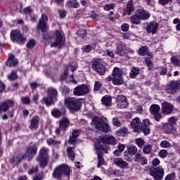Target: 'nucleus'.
<instances>
[{
    "label": "nucleus",
    "mask_w": 180,
    "mask_h": 180,
    "mask_svg": "<svg viewBox=\"0 0 180 180\" xmlns=\"http://www.w3.org/2000/svg\"><path fill=\"white\" fill-rule=\"evenodd\" d=\"M101 102L105 106H110L112 105V98L110 96H105L102 98Z\"/></svg>",
    "instance_id": "36"
},
{
    "label": "nucleus",
    "mask_w": 180,
    "mask_h": 180,
    "mask_svg": "<svg viewBox=\"0 0 180 180\" xmlns=\"http://www.w3.org/2000/svg\"><path fill=\"white\" fill-rule=\"evenodd\" d=\"M102 88V83L99 81L95 82L94 91H99Z\"/></svg>",
    "instance_id": "55"
},
{
    "label": "nucleus",
    "mask_w": 180,
    "mask_h": 180,
    "mask_svg": "<svg viewBox=\"0 0 180 180\" xmlns=\"http://www.w3.org/2000/svg\"><path fill=\"white\" fill-rule=\"evenodd\" d=\"M41 103H44L46 105V106H50V105H53V103L54 102V99L51 97H44L41 100Z\"/></svg>",
    "instance_id": "37"
},
{
    "label": "nucleus",
    "mask_w": 180,
    "mask_h": 180,
    "mask_svg": "<svg viewBox=\"0 0 180 180\" xmlns=\"http://www.w3.org/2000/svg\"><path fill=\"white\" fill-rule=\"evenodd\" d=\"M51 115L53 116V117H60V116H61V111L57 108H55L52 110Z\"/></svg>",
    "instance_id": "50"
},
{
    "label": "nucleus",
    "mask_w": 180,
    "mask_h": 180,
    "mask_svg": "<svg viewBox=\"0 0 180 180\" xmlns=\"http://www.w3.org/2000/svg\"><path fill=\"white\" fill-rule=\"evenodd\" d=\"M151 151H153V146L148 144L143 146V154H150Z\"/></svg>",
    "instance_id": "42"
},
{
    "label": "nucleus",
    "mask_w": 180,
    "mask_h": 180,
    "mask_svg": "<svg viewBox=\"0 0 180 180\" xmlns=\"http://www.w3.org/2000/svg\"><path fill=\"white\" fill-rule=\"evenodd\" d=\"M40 122V117L37 115L32 117L30 120V124L29 129L30 130H37L39 129V123Z\"/></svg>",
    "instance_id": "17"
},
{
    "label": "nucleus",
    "mask_w": 180,
    "mask_h": 180,
    "mask_svg": "<svg viewBox=\"0 0 180 180\" xmlns=\"http://www.w3.org/2000/svg\"><path fill=\"white\" fill-rule=\"evenodd\" d=\"M21 102L22 105H30V98L27 96H23L21 98Z\"/></svg>",
    "instance_id": "51"
},
{
    "label": "nucleus",
    "mask_w": 180,
    "mask_h": 180,
    "mask_svg": "<svg viewBox=\"0 0 180 180\" xmlns=\"http://www.w3.org/2000/svg\"><path fill=\"white\" fill-rule=\"evenodd\" d=\"M127 151H125L124 153V155L125 157H127V155H129V154L130 155H134V154H136V153H137V147H136L135 146H130L127 148Z\"/></svg>",
    "instance_id": "31"
},
{
    "label": "nucleus",
    "mask_w": 180,
    "mask_h": 180,
    "mask_svg": "<svg viewBox=\"0 0 180 180\" xmlns=\"http://www.w3.org/2000/svg\"><path fill=\"white\" fill-rule=\"evenodd\" d=\"M145 62L146 63L148 70H152L153 69V61H151L149 58H146L145 59Z\"/></svg>",
    "instance_id": "53"
},
{
    "label": "nucleus",
    "mask_w": 180,
    "mask_h": 180,
    "mask_svg": "<svg viewBox=\"0 0 180 180\" xmlns=\"http://www.w3.org/2000/svg\"><path fill=\"white\" fill-rule=\"evenodd\" d=\"M140 74V69L139 68H132L129 73L130 78H134L137 77V75Z\"/></svg>",
    "instance_id": "41"
},
{
    "label": "nucleus",
    "mask_w": 180,
    "mask_h": 180,
    "mask_svg": "<svg viewBox=\"0 0 180 180\" xmlns=\"http://www.w3.org/2000/svg\"><path fill=\"white\" fill-rule=\"evenodd\" d=\"M171 2H172V0H158L160 5H162L163 6L168 5V4H171Z\"/></svg>",
    "instance_id": "57"
},
{
    "label": "nucleus",
    "mask_w": 180,
    "mask_h": 180,
    "mask_svg": "<svg viewBox=\"0 0 180 180\" xmlns=\"http://www.w3.org/2000/svg\"><path fill=\"white\" fill-rule=\"evenodd\" d=\"M37 153V146L36 144H32L28 146L25 155L27 156L28 161H30L34 155Z\"/></svg>",
    "instance_id": "11"
},
{
    "label": "nucleus",
    "mask_w": 180,
    "mask_h": 180,
    "mask_svg": "<svg viewBox=\"0 0 180 180\" xmlns=\"http://www.w3.org/2000/svg\"><path fill=\"white\" fill-rule=\"evenodd\" d=\"M92 67L93 70L96 71L99 75H103L105 74V66H103L102 63L98 61H94Z\"/></svg>",
    "instance_id": "18"
},
{
    "label": "nucleus",
    "mask_w": 180,
    "mask_h": 180,
    "mask_svg": "<svg viewBox=\"0 0 180 180\" xmlns=\"http://www.w3.org/2000/svg\"><path fill=\"white\" fill-rule=\"evenodd\" d=\"M18 63V59H15V56H13V54H9L6 65H7V67H16Z\"/></svg>",
    "instance_id": "24"
},
{
    "label": "nucleus",
    "mask_w": 180,
    "mask_h": 180,
    "mask_svg": "<svg viewBox=\"0 0 180 180\" xmlns=\"http://www.w3.org/2000/svg\"><path fill=\"white\" fill-rule=\"evenodd\" d=\"M49 20V18H47V15L42 14L41 18L39 19V22L37 25V29L39 30H41L43 33L47 30V26L46 25V22Z\"/></svg>",
    "instance_id": "16"
},
{
    "label": "nucleus",
    "mask_w": 180,
    "mask_h": 180,
    "mask_svg": "<svg viewBox=\"0 0 180 180\" xmlns=\"http://www.w3.org/2000/svg\"><path fill=\"white\" fill-rule=\"evenodd\" d=\"M11 39L14 43H18V44H23L26 41V38L19 32L18 30H12L11 32Z\"/></svg>",
    "instance_id": "8"
},
{
    "label": "nucleus",
    "mask_w": 180,
    "mask_h": 180,
    "mask_svg": "<svg viewBox=\"0 0 180 180\" xmlns=\"http://www.w3.org/2000/svg\"><path fill=\"white\" fill-rule=\"evenodd\" d=\"M79 136V130H74L72 133V136L70 138V143H75V141Z\"/></svg>",
    "instance_id": "39"
},
{
    "label": "nucleus",
    "mask_w": 180,
    "mask_h": 180,
    "mask_svg": "<svg viewBox=\"0 0 180 180\" xmlns=\"http://www.w3.org/2000/svg\"><path fill=\"white\" fill-rule=\"evenodd\" d=\"M115 54L124 57L126 56V47L123 44H117L115 49Z\"/></svg>",
    "instance_id": "23"
},
{
    "label": "nucleus",
    "mask_w": 180,
    "mask_h": 180,
    "mask_svg": "<svg viewBox=\"0 0 180 180\" xmlns=\"http://www.w3.org/2000/svg\"><path fill=\"white\" fill-rule=\"evenodd\" d=\"M135 13H136L141 20H147L150 18V13L143 8L138 9Z\"/></svg>",
    "instance_id": "22"
},
{
    "label": "nucleus",
    "mask_w": 180,
    "mask_h": 180,
    "mask_svg": "<svg viewBox=\"0 0 180 180\" xmlns=\"http://www.w3.org/2000/svg\"><path fill=\"white\" fill-rule=\"evenodd\" d=\"M158 30V23L151 22H149L146 27L147 33H152V34H155L157 33V30Z\"/></svg>",
    "instance_id": "21"
},
{
    "label": "nucleus",
    "mask_w": 180,
    "mask_h": 180,
    "mask_svg": "<svg viewBox=\"0 0 180 180\" xmlns=\"http://www.w3.org/2000/svg\"><path fill=\"white\" fill-rule=\"evenodd\" d=\"M160 146L162 148H169L172 145L168 141H162L160 142Z\"/></svg>",
    "instance_id": "46"
},
{
    "label": "nucleus",
    "mask_w": 180,
    "mask_h": 180,
    "mask_svg": "<svg viewBox=\"0 0 180 180\" xmlns=\"http://www.w3.org/2000/svg\"><path fill=\"white\" fill-rule=\"evenodd\" d=\"M174 110V105L167 101L162 103V113L163 115H171Z\"/></svg>",
    "instance_id": "15"
},
{
    "label": "nucleus",
    "mask_w": 180,
    "mask_h": 180,
    "mask_svg": "<svg viewBox=\"0 0 180 180\" xmlns=\"http://www.w3.org/2000/svg\"><path fill=\"white\" fill-rule=\"evenodd\" d=\"M176 123V120L174 117H171L169 118L167 124H170L171 126H174Z\"/></svg>",
    "instance_id": "59"
},
{
    "label": "nucleus",
    "mask_w": 180,
    "mask_h": 180,
    "mask_svg": "<svg viewBox=\"0 0 180 180\" xmlns=\"http://www.w3.org/2000/svg\"><path fill=\"white\" fill-rule=\"evenodd\" d=\"M67 155L70 161L75 160V151L72 147H67Z\"/></svg>",
    "instance_id": "32"
},
{
    "label": "nucleus",
    "mask_w": 180,
    "mask_h": 180,
    "mask_svg": "<svg viewBox=\"0 0 180 180\" xmlns=\"http://www.w3.org/2000/svg\"><path fill=\"white\" fill-rule=\"evenodd\" d=\"M61 91L63 95H67V94L70 93V88L67 87L66 86H64L61 88Z\"/></svg>",
    "instance_id": "61"
},
{
    "label": "nucleus",
    "mask_w": 180,
    "mask_h": 180,
    "mask_svg": "<svg viewBox=\"0 0 180 180\" xmlns=\"http://www.w3.org/2000/svg\"><path fill=\"white\" fill-rule=\"evenodd\" d=\"M46 93L49 98H53L54 101L57 99V96L58 95V92L56 89L53 87H50L47 89Z\"/></svg>",
    "instance_id": "29"
},
{
    "label": "nucleus",
    "mask_w": 180,
    "mask_h": 180,
    "mask_svg": "<svg viewBox=\"0 0 180 180\" xmlns=\"http://www.w3.org/2000/svg\"><path fill=\"white\" fill-rule=\"evenodd\" d=\"M121 27L123 32H127L129 30V24L127 23L122 24Z\"/></svg>",
    "instance_id": "64"
},
{
    "label": "nucleus",
    "mask_w": 180,
    "mask_h": 180,
    "mask_svg": "<svg viewBox=\"0 0 180 180\" xmlns=\"http://www.w3.org/2000/svg\"><path fill=\"white\" fill-rule=\"evenodd\" d=\"M8 79H9V81H15V79H18V74H16V72L13 71L8 76Z\"/></svg>",
    "instance_id": "47"
},
{
    "label": "nucleus",
    "mask_w": 180,
    "mask_h": 180,
    "mask_svg": "<svg viewBox=\"0 0 180 180\" xmlns=\"http://www.w3.org/2000/svg\"><path fill=\"white\" fill-rule=\"evenodd\" d=\"M130 22L132 23V25H140L141 23V20L140 19V17L137 15L136 13L135 14L132 15L130 18Z\"/></svg>",
    "instance_id": "35"
},
{
    "label": "nucleus",
    "mask_w": 180,
    "mask_h": 180,
    "mask_svg": "<svg viewBox=\"0 0 180 180\" xmlns=\"http://www.w3.org/2000/svg\"><path fill=\"white\" fill-rule=\"evenodd\" d=\"M66 8H79V2L77 0H70L66 2L65 4Z\"/></svg>",
    "instance_id": "34"
},
{
    "label": "nucleus",
    "mask_w": 180,
    "mask_h": 180,
    "mask_svg": "<svg viewBox=\"0 0 180 180\" xmlns=\"http://www.w3.org/2000/svg\"><path fill=\"white\" fill-rule=\"evenodd\" d=\"M59 127L60 130H63V131H65L68 127H70V120L67 117H64L62 120H60L59 122Z\"/></svg>",
    "instance_id": "25"
},
{
    "label": "nucleus",
    "mask_w": 180,
    "mask_h": 180,
    "mask_svg": "<svg viewBox=\"0 0 180 180\" xmlns=\"http://www.w3.org/2000/svg\"><path fill=\"white\" fill-rule=\"evenodd\" d=\"M162 127L166 134H171V133H174V131H176L175 127L170 125L169 124H167V123L163 124Z\"/></svg>",
    "instance_id": "28"
},
{
    "label": "nucleus",
    "mask_w": 180,
    "mask_h": 180,
    "mask_svg": "<svg viewBox=\"0 0 180 180\" xmlns=\"http://www.w3.org/2000/svg\"><path fill=\"white\" fill-rule=\"evenodd\" d=\"M159 155L161 158H165L168 155V151L165 149H162L159 152Z\"/></svg>",
    "instance_id": "54"
},
{
    "label": "nucleus",
    "mask_w": 180,
    "mask_h": 180,
    "mask_svg": "<svg viewBox=\"0 0 180 180\" xmlns=\"http://www.w3.org/2000/svg\"><path fill=\"white\" fill-rule=\"evenodd\" d=\"M65 106L68 107V110L71 113H75L81 109V101L75 98H68L64 101Z\"/></svg>",
    "instance_id": "4"
},
{
    "label": "nucleus",
    "mask_w": 180,
    "mask_h": 180,
    "mask_svg": "<svg viewBox=\"0 0 180 180\" xmlns=\"http://www.w3.org/2000/svg\"><path fill=\"white\" fill-rule=\"evenodd\" d=\"M150 175L153 176L155 180H162L164 176V169L161 166L153 167L150 170Z\"/></svg>",
    "instance_id": "10"
},
{
    "label": "nucleus",
    "mask_w": 180,
    "mask_h": 180,
    "mask_svg": "<svg viewBox=\"0 0 180 180\" xmlns=\"http://www.w3.org/2000/svg\"><path fill=\"white\" fill-rule=\"evenodd\" d=\"M136 146H138V147H139V148H142V147L144 146V144H146V141H144L143 140V139L141 138H139L136 140L135 141Z\"/></svg>",
    "instance_id": "48"
},
{
    "label": "nucleus",
    "mask_w": 180,
    "mask_h": 180,
    "mask_svg": "<svg viewBox=\"0 0 180 180\" xmlns=\"http://www.w3.org/2000/svg\"><path fill=\"white\" fill-rule=\"evenodd\" d=\"M37 171H39V169L37 168V167H32L31 169H30L28 170V174H34L36 172H37Z\"/></svg>",
    "instance_id": "63"
},
{
    "label": "nucleus",
    "mask_w": 180,
    "mask_h": 180,
    "mask_svg": "<svg viewBox=\"0 0 180 180\" xmlns=\"http://www.w3.org/2000/svg\"><path fill=\"white\" fill-rule=\"evenodd\" d=\"M116 133L117 136L124 137L129 134V130L127 128H121Z\"/></svg>",
    "instance_id": "40"
},
{
    "label": "nucleus",
    "mask_w": 180,
    "mask_h": 180,
    "mask_svg": "<svg viewBox=\"0 0 180 180\" xmlns=\"http://www.w3.org/2000/svg\"><path fill=\"white\" fill-rule=\"evenodd\" d=\"M124 39H127L129 40H133L134 39V35L130 33H125L123 34Z\"/></svg>",
    "instance_id": "56"
},
{
    "label": "nucleus",
    "mask_w": 180,
    "mask_h": 180,
    "mask_svg": "<svg viewBox=\"0 0 180 180\" xmlns=\"http://www.w3.org/2000/svg\"><path fill=\"white\" fill-rule=\"evenodd\" d=\"M115 6L114 4H107L104 6V10L105 11H111V9H113Z\"/></svg>",
    "instance_id": "62"
},
{
    "label": "nucleus",
    "mask_w": 180,
    "mask_h": 180,
    "mask_svg": "<svg viewBox=\"0 0 180 180\" xmlns=\"http://www.w3.org/2000/svg\"><path fill=\"white\" fill-rule=\"evenodd\" d=\"M53 40H54L53 35L47 34L43 37L41 41L45 45L51 44V47H58L60 49L61 48V46L64 44V40H65L64 38V33L61 31L57 30L56 32V39L54 43H53Z\"/></svg>",
    "instance_id": "1"
},
{
    "label": "nucleus",
    "mask_w": 180,
    "mask_h": 180,
    "mask_svg": "<svg viewBox=\"0 0 180 180\" xmlns=\"http://www.w3.org/2000/svg\"><path fill=\"white\" fill-rule=\"evenodd\" d=\"M48 146H56V144H61V141H56L53 138H49L46 140Z\"/></svg>",
    "instance_id": "43"
},
{
    "label": "nucleus",
    "mask_w": 180,
    "mask_h": 180,
    "mask_svg": "<svg viewBox=\"0 0 180 180\" xmlns=\"http://www.w3.org/2000/svg\"><path fill=\"white\" fill-rule=\"evenodd\" d=\"M34 46H36V41L33 39H30L26 44L27 49H33Z\"/></svg>",
    "instance_id": "49"
},
{
    "label": "nucleus",
    "mask_w": 180,
    "mask_h": 180,
    "mask_svg": "<svg viewBox=\"0 0 180 180\" xmlns=\"http://www.w3.org/2000/svg\"><path fill=\"white\" fill-rule=\"evenodd\" d=\"M123 75V72L119 68H115L112 71V84L113 85H122L123 84V79L122 76Z\"/></svg>",
    "instance_id": "7"
},
{
    "label": "nucleus",
    "mask_w": 180,
    "mask_h": 180,
    "mask_svg": "<svg viewBox=\"0 0 180 180\" xmlns=\"http://www.w3.org/2000/svg\"><path fill=\"white\" fill-rule=\"evenodd\" d=\"M94 150L97 151L98 156V168H101L102 165H105V159L103 158V153L101 150H103V146L101 144V142L94 143Z\"/></svg>",
    "instance_id": "6"
},
{
    "label": "nucleus",
    "mask_w": 180,
    "mask_h": 180,
    "mask_svg": "<svg viewBox=\"0 0 180 180\" xmlns=\"http://www.w3.org/2000/svg\"><path fill=\"white\" fill-rule=\"evenodd\" d=\"M15 105V101L13 100H7L0 103V115L3 112H8L9 108H12Z\"/></svg>",
    "instance_id": "13"
},
{
    "label": "nucleus",
    "mask_w": 180,
    "mask_h": 180,
    "mask_svg": "<svg viewBox=\"0 0 180 180\" xmlns=\"http://www.w3.org/2000/svg\"><path fill=\"white\" fill-rule=\"evenodd\" d=\"M107 120L106 118L93 117L91 124V126H94L96 130L108 133V131H110V126L108 124Z\"/></svg>",
    "instance_id": "2"
},
{
    "label": "nucleus",
    "mask_w": 180,
    "mask_h": 180,
    "mask_svg": "<svg viewBox=\"0 0 180 180\" xmlns=\"http://www.w3.org/2000/svg\"><path fill=\"white\" fill-rule=\"evenodd\" d=\"M140 56H147L148 54V47L147 46H142L139 49Z\"/></svg>",
    "instance_id": "45"
},
{
    "label": "nucleus",
    "mask_w": 180,
    "mask_h": 180,
    "mask_svg": "<svg viewBox=\"0 0 180 180\" xmlns=\"http://www.w3.org/2000/svg\"><path fill=\"white\" fill-rule=\"evenodd\" d=\"M101 141L104 144H112V146H115L117 143L116 139L113 136H104L101 139Z\"/></svg>",
    "instance_id": "27"
},
{
    "label": "nucleus",
    "mask_w": 180,
    "mask_h": 180,
    "mask_svg": "<svg viewBox=\"0 0 180 180\" xmlns=\"http://www.w3.org/2000/svg\"><path fill=\"white\" fill-rule=\"evenodd\" d=\"M112 124L117 127H120V126H122V122L119 120V118L114 117L112 118Z\"/></svg>",
    "instance_id": "52"
},
{
    "label": "nucleus",
    "mask_w": 180,
    "mask_h": 180,
    "mask_svg": "<svg viewBox=\"0 0 180 180\" xmlns=\"http://www.w3.org/2000/svg\"><path fill=\"white\" fill-rule=\"evenodd\" d=\"M161 108L160 105L157 104H153L150 108V112L152 115H155L156 113H159Z\"/></svg>",
    "instance_id": "38"
},
{
    "label": "nucleus",
    "mask_w": 180,
    "mask_h": 180,
    "mask_svg": "<svg viewBox=\"0 0 180 180\" xmlns=\"http://www.w3.org/2000/svg\"><path fill=\"white\" fill-rule=\"evenodd\" d=\"M73 94L75 96H85L89 94V87L86 84H82L75 88Z\"/></svg>",
    "instance_id": "9"
},
{
    "label": "nucleus",
    "mask_w": 180,
    "mask_h": 180,
    "mask_svg": "<svg viewBox=\"0 0 180 180\" xmlns=\"http://www.w3.org/2000/svg\"><path fill=\"white\" fill-rule=\"evenodd\" d=\"M24 158H27L25 154L24 155H18V156L11 158L10 160V162H11V164H19V162H21V161Z\"/></svg>",
    "instance_id": "33"
},
{
    "label": "nucleus",
    "mask_w": 180,
    "mask_h": 180,
    "mask_svg": "<svg viewBox=\"0 0 180 180\" xmlns=\"http://www.w3.org/2000/svg\"><path fill=\"white\" fill-rule=\"evenodd\" d=\"M141 130L145 136H148V134H150L151 132L150 129V120L146 119L141 122Z\"/></svg>",
    "instance_id": "20"
},
{
    "label": "nucleus",
    "mask_w": 180,
    "mask_h": 180,
    "mask_svg": "<svg viewBox=\"0 0 180 180\" xmlns=\"http://www.w3.org/2000/svg\"><path fill=\"white\" fill-rule=\"evenodd\" d=\"M171 62L174 65H176L177 67H180V58L177 56H172L171 58Z\"/></svg>",
    "instance_id": "44"
},
{
    "label": "nucleus",
    "mask_w": 180,
    "mask_h": 180,
    "mask_svg": "<svg viewBox=\"0 0 180 180\" xmlns=\"http://www.w3.org/2000/svg\"><path fill=\"white\" fill-rule=\"evenodd\" d=\"M113 162L120 168H129V163L123 160L122 158H115L113 160Z\"/></svg>",
    "instance_id": "26"
},
{
    "label": "nucleus",
    "mask_w": 180,
    "mask_h": 180,
    "mask_svg": "<svg viewBox=\"0 0 180 180\" xmlns=\"http://www.w3.org/2000/svg\"><path fill=\"white\" fill-rule=\"evenodd\" d=\"M165 180H175V172H172L170 174H168Z\"/></svg>",
    "instance_id": "60"
},
{
    "label": "nucleus",
    "mask_w": 180,
    "mask_h": 180,
    "mask_svg": "<svg viewBox=\"0 0 180 180\" xmlns=\"http://www.w3.org/2000/svg\"><path fill=\"white\" fill-rule=\"evenodd\" d=\"M49 148L42 147L39 150V156L36 158L41 168H44L47 165V162H49Z\"/></svg>",
    "instance_id": "5"
},
{
    "label": "nucleus",
    "mask_w": 180,
    "mask_h": 180,
    "mask_svg": "<svg viewBox=\"0 0 180 180\" xmlns=\"http://www.w3.org/2000/svg\"><path fill=\"white\" fill-rule=\"evenodd\" d=\"M133 11H134V7L133 6V1H129L127 4L126 9L124 11V15L126 16V15H128L129 16H130Z\"/></svg>",
    "instance_id": "30"
},
{
    "label": "nucleus",
    "mask_w": 180,
    "mask_h": 180,
    "mask_svg": "<svg viewBox=\"0 0 180 180\" xmlns=\"http://www.w3.org/2000/svg\"><path fill=\"white\" fill-rule=\"evenodd\" d=\"M126 96L120 95L116 97V102L117 105V108L120 109H126L127 108L129 103L126 100Z\"/></svg>",
    "instance_id": "14"
},
{
    "label": "nucleus",
    "mask_w": 180,
    "mask_h": 180,
    "mask_svg": "<svg viewBox=\"0 0 180 180\" xmlns=\"http://www.w3.org/2000/svg\"><path fill=\"white\" fill-rule=\"evenodd\" d=\"M71 174V168L67 165H60L56 167L53 172V178L56 179H60L63 175L70 178V174Z\"/></svg>",
    "instance_id": "3"
},
{
    "label": "nucleus",
    "mask_w": 180,
    "mask_h": 180,
    "mask_svg": "<svg viewBox=\"0 0 180 180\" xmlns=\"http://www.w3.org/2000/svg\"><path fill=\"white\" fill-rule=\"evenodd\" d=\"M154 119L156 122H160V120L162 119V115L160 112H157L156 114H153Z\"/></svg>",
    "instance_id": "58"
},
{
    "label": "nucleus",
    "mask_w": 180,
    "mask_h": 180,
    "mask_svg": "<svg viewBox=\"0 0 180 180\" xmlns=\"http://www.w3.org/2000/svg\"><path fill=\"white\" fill-rule=\"evenodd\" d=\"M178 89H180V82H173L171 83L166 88V91L168 94H175Z\"/></svg>",
    "instance_id": "19"
},
{
    "label": "nucleus",
    "mask_w": 180,
    "mask_h": 180,
    "mask_svg": "<svg viewBox=\"0 0 180 180\" xmlns=\"http://www.w3.org/2000/svg\"><path fill=\"white\" fill-rule=\"evenodd\" d=\"M130 127L133 129L134 133H140L141 131V120L139 117L134 118L130 124Z\"/></svg>",
    "instance_id": "12"
}]
</instances>
